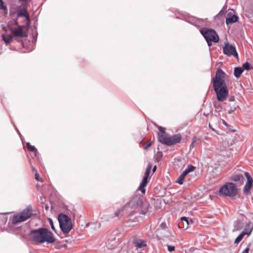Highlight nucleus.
I'll return each mask as SVG.
<instances>
[{
  "mask_svg": "<svg viewBox=\"0 0 253 253\" xmlns=\"http://www.w3.org/2000/svg\"><path fill=\"white\" fill-rule=\"evenodd\" d=\"M145 199L142 195H135L130 200L128 203L129 206L132 208H137L141 205Z\"/></svg>",
  "mask_w": 253,
  "mask_h": 253,
  "instance_id": "10",
  "label": "nucleus"
},
{
  "mask_svg": "<svg viewBox=\"0 0 253 253\" xmlns=\"http://www.w3.org/2000/svg\"><path fill=\"white\" fill-rule=\"evenodd\" d=\"M224 13V10H223V8L222 9V10H220V11L219 12V15H221L223 14Z\"/></svg>",
  "mask_w": 253,
  "mask_h": 253,
  "instance_id": "37",
  "label": "nucleus"
},
{
  "mask_svg": "<svg viewBox=\"0 0 253 253\" xmlns=\"http://www.w3.org/2000/svg\"><path fill=\"white\" fill-rule=\"evenodd\" d=\"M194 143H192V142L191 143V145H190V148H193L194 147Z\"/></svg>",
  "mask_w": 253,
  "mask_h": 253,
  "instance_id": "42",
  "label": "nucleus"
},
{
  "mask_svg": "<svg viewBox=\"0 0 253 253\" xmlns=\"http://www.w3.org/2000/svg\"><path fill=\"white\" fill-rule=\"evenodd\" d=\"M156 169H157V167L156 166H155L153 169V172H155L156 171Z\"/></svg>",
  "mask_w": 253,
  "mask_h": 253,
  "instance_id": "41",
  "label": "nucleus"
},
{
  "mask_svg": "<svg viewBox=\"0 0 253 253\" xmlns=\"http://www.w3.org/2000/svg\"><path fill=\"white\" fill-rule=\"evenodd\" d=\"M197 138L196 137H194L193 138H192V143H194L196 140H197Z\"/></svg>",
  "mask_w": 253,
  "mask_h": 253,
  "instance_id": "38",
  "label": "nucleus"
},
{
  "mask_svg": "<svg viewBox=\"0 0 253 253\" xmlns=\"http://www.w3.org/2000/svg\"><path fill=\"white\" fill-rule=\"evenodd\" d=\"M35 178L37 181L41 182H42L43 181L42 178L40 177V175L37 171H36V172L35 173Z\"/></svg>",
  "mask_w": 253,
  "mask_h": 253,
  "instance_id": "31",
  "label": "nucleus"
},
{
  "mask_svg": "<svg viewBox=\"0 0 253 253\" xmlns=\"http://www.w3.org/2000/svg\"><path fill=\"white\" fill-rule=\"evenodd\" d=\"M58 219L60 228L63 234H68L73 228L71 218L64 213H60L58 215Z\"/></svg>",
  "mask_w": 253,
  "mask_h": 253,
  "instance_id": "3",
  "label": "nucleus"
},
{
  "mask_svg": "<svg viewBox=\"0 0 253 253\" xmlns=\"http://www.w3.org/2000/svg\"><path fill=\"white\" fill-rule=\"evenodd\" d=\"M32 208L31 206H28L25 209L14 214L12 218V223H17L24 222L29 219L32 214Z\"/></svg>",
  "mask_w": 253,
  "mask_h": 253,
  "instance_id": "4",
  "label": "nucleus"
},
{
  "mask_svg": "<svg viewBox=\"0 0 253 253\" xmlns=\"http://www.w3.org/2000/svg\"><path fill=\"white\" fill-rule=\"evenodd\" d=\"M33 152H34L35 156L36 157H37V156H38L37 149H36V151H33Z\"/></svg>",
  "mask_w": 253,
  "mask_h": 253,
  "instance_id": "40",
  "label": "nucleus"
},
{
  "mask_svg": "<svg viewBox=\"0 0 253 253\" xmlns=\"http://www.w3.org/2000/svg\"><path fill=\"white\" fill-rule=\"evenodd\" d=\"M0 9L6 10V7L4 5L3 2L2 0H0Z\"/></svg>",
  "mask_w": 253,
  "mask_h": 253,
  "instance_id": "32",
  "label": "nucleus"
},
{
  "mask_svg": "<svg viewBox=\"0 0 253 253\" xmlns=\"http://www.w3.org/2000/svg\"><path fill=\"white\" fill-rule=\"evenodd\" d=\"M33 171H34V172H35V173H36V171H37L36 170V169H35V168H33Z\"/></svg>",
  "mask_w": 253,
  "mask_h": 253,
  "instance_id": "43",
  "label": "nucleus"
},
{
  "mask_svg": "<svg viewBox=\"0 0 253 253\" xmlns=\"http://www.w3.org/2000/svg\"><path fill=\"white\" fill-rule=\"evenodd\" d=\"M181 136L180 134H175L170 137H168V141L166 144L168 145H172L181 141Z\"/></svg>",
  "mask_w": 253,
  "mask_h": 253,
  "instance_id": "15",
  "label": "nucleus"
},
{
  "mask_svg": "<svg viewBox=\"0 0 253 253\" xmlns=\"http://www.w3.org/2000/svg\"><path fill=\"white\" fill-rule=\"evenodd\" d=\"M132 243L136 249H141L147 246V241L144 240L136 239L133 240Z\"/></svg>",
  "mask_w": 253,
  "mask_h": 253,
  "instance_id": "16",
  "label": "nucleus"
},
{
  "mask_svg": "<svg viewBox=\"0 0 253 253\" xmlns=\"http://www.w3.org/2000/svg\"><path fill=\"white\" fill-rule=\"evenodd\" d=\"M222 124H223L224 125L226 126H227V125H227V123L225 122V121H224V120H222Z\"/></svg>",
  "mask_w": 253,
  "mask_h": 253,
  "instance_id": "39",
  "label": "nucleus"
},
{
  "mask_svg": "<svg viewBox=\"0 0 253 253\" xmlns=\"http://www.w3.org/2000/svg\"><path fill=\"white\" fill-rule=\"evenodd\" d=\"M234 13V11L232 9L229 10L227 12L226 17V23L227 25H230L237 21L238 17Z\"/></svg>",
  "mask_w": 253,
  "mask_h": 253,
  "instance_id": "12",
  "label": "nucleus"
},
{
  "mask_svg": "<svg viewBox=\"0 0 253 253\" xmlns=\"http://www.w3.org/2000/svg\"><path fill=\"white\" fill-rule=\"evenodd\" d=\"M47 220L48 221V222L51 226V229L54 231L55 230V227L53 224V221L52 219L51 218H48Z\"/></svg>",
  "mask_w": 253,
  "mask_h": 253,
  "instance_id": "30",
  "label": "nucleus"
},
{
  "mask_svg": "<svg viewBox=\"0 0 253 253\" xmlns=\"http://www.w3.org/2000/svg\"><path fill=\"white\" fill-rule=\"evenodd\" d=\"M195 169V167L191 165H189L186 168V169L183 171L182 174L185 176L190 172L194 171Z\"/></svg>",
  "mask_w": 253,
  "mask_h": 253,
  "instance_id": "21",
  "label": "nucleus"
},
{
  "mask_svg": "<svg viewBox=\"0 0 253 253\" xmlns=\"http://www.w3.org/2000/svg\"><path fill=\"white\" fill-rule=\"evenodd\" d=\"M27 148L30 151L33 152L36 151V149H37L34 146L31 145L29 142L27 143Z\"/></svg>",
  "mask_w": 253,
  "mask_h": 253,
  "instance_id": "28",
  "label": "nucleus"
},
{
  "mask_svg": "<svg viewBox=\"0 0 253 253\" xmlns=\"http://www.w3.org/2000/svg\"><path fill=\"white\" fill-rule=\"evenodd\" d=\"M216 193L219 195L234 197L237 194V189L233 183L227 182Z\"/></svg>",
  "mask_w": 253,
  "mask_h": 253,
  "instance_id": "2",
  "label": "nucleus"
},
{
  "mask_svg": "<svg viewBox=\"0 0 253 253\" xmlns=\"http://www.w3.org/2000/svg\"><path fill=\"white\" fill-rule=\"evenodd\" d=\"M17 14L18 17H24L28 22L30 21V16L26 8H23L19 9L17 12Z\"/></svg>",
  "mask_w": 253,
  "mask_h": 253,
  "instance_id": "18",
  "label": "nucleus"
},
{
  "mask_svg": "<svg viewBox=\"0 0 253 253\" xmlns=\"http://www.w3.org/2000/svg\"><path fill=\"white\" fill-rule=\"evenodd\" d=\"M213 86L216 95L217 100L219 102L225 100L228 94V90L226 84L222 85L214 84Z\"/></svg>",
  "mask_w": 253,
  "mask_h": 253,
  "instance_id": "6",
  "label": "nucleus"
},
{
  "mask_svg": "<svg viewBox=\"0 0 253 253\" xmlns=\"http://www.w3.org/2000/svg\"><path fill=\"white\" fill-rule=\"evenodd\" d=\"M226 74L221 69H218L215 73V77L212 78L211 82L213 85L214 84H220L222 85L225 84L224 79L226 77Z\"/></svg>",
  "mask_w": 253,
  "mask_h": 253,
  "instance_id": "9",
  "label": "nucleus"
},
{
  "mask_svg": "<svg viewBox=\"0 0 253 253\" xmlns=\"http://www.w3.org/2000/svg\"><path fill=\"white\" fill-rule=\"evenodd\" d=\"M149 206L148 202L145 199L141 204V205L138 207L140 208V213L142 214H146L148 211Z\"/></svg>",
  "mask_w": 253,
  "mask_h": 253,
  "instance_id": "19",
  "label": "nucleus"
},
{
  "mask_svg": "<svg viewBox=\"0 0 253 253\" xmlns=\"http://www.w3.org/2000/svg\"><path fill=\"white\" fill-rule=\"evenodd\" d=\"M243 68L244 70H249L251 69L250 65L248 62H246L243 65Z\"/></svg>",
  "mask_w": 253,
  "mask_h": 253,
  "instance_id": "29",
  "label": "nucleus"
},
{
  "mask_svg": "<svg viewBox=\"0 0 253 253\" xmlns=\"http://www.w3.org/2000/svg\"><path fill=\"white\" fill-rule=\"evenodd\" d=\"M249 248H246L242 252V253H249Z\"/></svg>",
  "mask_w": 253,
  "mask_h": 253,
  "instance_id": "35",
  "label": "nucleus"
},
{
  "mask_svg": "<svg viewBox=\"0 0 253 253\" xmlns=\"http://www.w3.org/2000/svg\"><path fill=\"white\" fill-rule=\"evenodd\" d=\"M248 227L251 228L252 232L253 229V226L252 223L250 221H247L246 217L243 216L241 218H239L235 221L234 231L241 230L245 231L247 228H248Z\"/></svg>",
  "mask_w": 253,
  "mask_h": 253,
  "instance_id": "7",
  "label": "nucleus"
},
{
  "mask_svg": "<svg viewBox=\"0 0 253 253\" xmlns=\"http://www.w3.org/2000/svg\"><path fill=\"white\" fill-rule=\"evenodd\" d=\"M251 234V230L250 228H247L245 231H243L236 238L234 241V243L238 244L243 239L244 236L246 235L249 236Z\"/></svg>",
  "mask_w": 253,
  "mask_h": 253,
  "instance_id": "17",
  "label": "nucleus"
},
{
  "mask_svg": "<svg viewBox=\"0 0 253 253\" xmlns=\"http://www.w3.org/2000/svg\"><path fill=\"white\" fill-rule=\"evenodd\" d=\"M245 175L247 179V181L244 187L243 193L245 195H247L249 194L253 186V179L247 172H245Z\"/></svg>",
  "mask_w": 253,
  "mask_h": 253,
  "instance_id": "11",
  "label": "nucleus"
},
{
  "mask_svg": "<svg viewBox=\"0 0 253 253\" xmlns=\"http://www.w3.org/2000/svg\"><path fill=\"white\" fill-rule=\"evenodd\" d=\"M181 221H186V228L188 227V226L189 224L193 223V221L192 220H190V221H189L188 219L187 218V217H186L185 216L182 217L181 218Z\"/></svg>",
  "mask_w": 253,
  "mask_h": 253,
  "instance_id": "26",
  "label": "nucleus"
},
{
  "mask_svg": "<svg viewBox=\"0 0 253 253\" xmlns=\"http://www.w3.org/2000/svg\"><path fill=\"white\" fill-rule=\"evenodd\" d=\"M148 182V178L144 176L139 186L138 187V190H140L142 193H145L146 191L145 187L146 186Z\"/></svg>",
  "mask_w": 253,
  "mask_h": 253,
  "instance_id": "20",
  "label": "nucleus"
},
{
  "mask_svg": "<svg viewBox=\"0 0 253 253\" xmlns=\"http://www.w3.org/2000/svg\"><path fill=\"white\" fill-rule=\"evenodd\" d=\"M223 52L224 54L228 56H233L237 59L238 58V54L235 46L228 42H225L224 43L223 46Z\"/></svg>",
  "mask_w": 253,
  "mask_h": 253,
  "instance_id": "8",
  "label": "nucleus"
},
{
  "mask_svg": "<svg viewBox=\"0 0 253 253\" xmlns=\"http://www.w3.org/2000/svg\"><path fill=\"white\" fill-rule=\"evenodd\" d=\"M244 69L241 67H236L234 69V74L236 78H238L240 76L242 73L243 72Z\"/></svg>",
  "mask_w": 253,
  "mask_h": 253,
  "instance_id": "23",
  "label": "nucleus"
},
{
  "mask_svg": "<svg viewBox=\"0 0 253 253\" xmlns=\"http://www.w3.org/2000/svg\"><path fill=\"white\" fill-rule=\"evenodd\" d=\"M2 39L5 42L6 45L11 43L12 41V38L11 37H7L5 35H2Z\"/></svg>",
  "mask_w": 253,
  "mask_h": 253,
  "instance_id": "24",
  "label": "nucleus"
},
{
  "mask_svg": "<svg viewBox=\"0 0 253 253\" xmlns=\"http://www.w3.org/2000/svg\"><path fill=\"white\" fill-rule=\"evenodd\" d=\"M151 169V166L150 165H149L147 168L146 170L145 173V175H144L145 177H146L147 178L148 177V176L150 174Z\"/></svg>",
  "mask_w": 253,
  "mask_h": 253,
  "instance_id": "27",
  "label": "nucleus"
},
{
  "mask_svg": "<svg viewBox=\"0 0 253 253\" xmlns=\"http://www.w3.org/2000/svg\"><path fill=\"white\" fill-rule=\"evenodd\" d=\"M159 129L160 131V132L158 134L159 140L161 143L166 144L168 137L167 136L165 132V128L162 126H159Z\"/></svg>",
  "mask_w": 253,
  "mask_h": 253,
  "instance_id": "14",
  "label": "nucleus"
},
{
  "mask_svg": "<svg viewBox=\"0 0 253 253\" xmlns=\"http://www.w3.org/2000/svg\"><path fill=\"white\" fill-rule=\"evenodd\" d=\"M235 100V98L234 96H231L229 98V101H230V102H232V101H234Z\"/></svg>",
  "mask_w": 253,
  "mask_h": 253,
  "instance_id": "36",
  "label": "nucleus"
},
{
  "mask_svg": "<svg viewBox=\"0 0 253 253\" xmlns=\"http://www.w3.org/2000/svg\"><path fill=\"white\" fill-rule=\"evenodd\" d=\"M185 176L183 175L182 173L179 175L178 179L176 180V183L181 185L183 183V181L184 180Z\"/></svg>",
  "mask_w": 253,
  "mask_h": 253,
  "instance_id": "25",
  "label": "nucleus"
},
{
  "mask_svg": "<svg viewBox=\"0 0 253 253\" xmlns=\"http://www.w3.org/2000/svg\"><path fill=\"white\" fill-rule=\"evenodd\" d=\"M30 240L37 244L45 242L50 244L55 242V239L52 233L45 228L33 230L29 233Z\"/></svg>",
  "mask_w": 253,
  "mask_h": 253,
  "instance_id": "1",
  "label": "nucleus"
},
{
  "mask_svg": "<svg viewBox=\"0 0 253 253\" xmlns=\"http://www.w3.org/2000/svg\"><path fill=\"white\" fill-rule=\"evenodd\" d=\"M168 251L169 252H173L175 250V247L174 246L167 245Z\"/></svg>",
  "mask_w": 253,
  "mask_h": 253,
  "instance_id": "33",
  "label": "nucleus"
},
{
  "mask_svg": "<svg viewBox=\"0 0 253 253\" xmlns=\"http://www.w3.org/2000/svg\"><path fill=\"white\" fill-rule=\"evenodd\" d=\"M10 31L14 37L23 38L27 36L26 33L23 31L22 27L11 28Z\"/></svg>",
  "mask_w": 253,
  "mask_h": 253,
  "instance_id": "13",
  "label": "nucleus"
},
{
  "mask_svg": "<svg viewBox=\"0 0 253 253\" xmlns=\"http://www.w3.org/2000/svg\"><path fill=\"white\" fill-rule=\"evenodd\" d=\"M152 144V142H150L144 146V149H147Z\"/></svg>",
  "mask_w": 253,
  "mask_h": 253,
  "instance_id": "34",
  "label": "nucleus"
},
{
  "mask_svg": "<svg viewBox=\"0 0 253 253\" xmlns=\"http://www.w3.org/2000/svg\"><path fill=\"white\" fill-rule=\"evenodd\" d=\"M231 179L235 182H240L242 184L243 183L244 176L242 174H236L234 175Z\"/></svg>",
  "mask_w": 253,
  "mask_h": 253,
  "instance_id": "22",
  "label": "nucleus"
},
{
  "mask_svg": "<svg viewBox=\"0 0 253 253\" xmlns=\"http://www.w3.org/2000/svg\"><path fill=\"white\" fill-rule=\"evenodd\" d=\"M201 33L206 39L209 46L211 45L212 42H217L219 41L218 35L212 29L203 28L201 30Z\"/></svg>",
  "mask_w": 253,
  "mask_h": 253,
  "instance_id": "5",
  "label": "nucleus"
}]
</instances>
